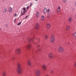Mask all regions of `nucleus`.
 I'll return each instance as SVG.
<instances>
[{"mask_svg":"<svg viewBox=\"0 0 76 76\" xmlns=\"http://www.w3.org/2000/svg\"><path fill=\"white\" fill-rule=\"evenodd\" d=\"M18 69L17 70V72L19 74L22 73V69L20 67V65L19 64H18Z\"/></svg>","mask_w":76,"mask_h":76,"instance_id":"nucleus-1","label":"nucleus"},{"mask_svg":"<svg viewBox=\"0 0 76 76\" xmlns=\"http://www.w3.org/2000/svg\"><path fill=\"white\" fill-rule=\"evenodd\" d=\"M34 38L29 39H28L29 42H33V43L34 44H36V45H37V47H39V45L38 44V43H35L33 42V39H34Z\"/></svg>","mask_w":76,"mask_h":76,"instance_id":"nucleus-2","label":"nucleus"},{"mask_svg":"<svg viewBox=\"0 0 76 76\" xmlns=\"http://www.w3.org/2000/svg\"><path fill=\"white\" fill-rule=\"evenodd\" d=\"M50 40L52 42H54V41L55 40V37H54V35L53 34L51 35Z\"/></svg>","mask_w":76,"mask_h":76,"instance_id":"nucleus-3","label":"nucleus"},{"mask_svg":"<svg viewBox=\"0 0 76 76\" xmlns=\"http://www.w3.org/2000/svg\"><path fill=\"white\" fill-rule=\"evenodd\" d=\"M25 47L28 50H30V48L31 47V44H28V45L26 46Z\"/></svg>","mask_w":76,"mask_h":76,"instance_id":"nucleus-4","label":"nucleus"},{"mask_svg":"<svg viewBox=\"0 0 76 76\" xmlns=\"http://www.w3.org/2000/svg\"><path fill=\"white\" fill-rule=\"evenodd\" d=\"M16 52L18 54H20L21 53L20 50L19 49H17V50H16Z\"/></svg>","mask_w":76,"mask_h":76,"instance_id":"nucleus-5","label":"nucleus"},{"mask_svg":"<svg viewBox=\"0 0 76 76\" xmlns=\"http://www.w3.org/2000/svg\"><path fill=\"white\" fill-rule=\"evenodd\" d=\"M35 73L37 75L39 76V75L40 74V72H39V71L37 70V72H36Z\"/></svg>","mask_w":76,"mask_h":76,"instance_id":"nucleus-6","label":"nucleus"},{"mask_svg":"<svg viewBox=\"0 0 76 76\" xmlns=\"http://www.w3.org/2000/svg\"><path fill=\"white\" fill-rule=\"evenodd\" d=\"M63 50H64V49H63V48L62 47H60L59 49V51L60 52H62Z\"/></svg>","mask_w":76,"mask_h":76,"instance_id":"nucleus-7","label":"nucleus"},{"mask_svg":"<svg viewBox=\"0 0 76 76\" xmlns=\"http://www.w3.org/2000/svg\"><path fill=\"white\" fill-rule=\"evenodd\" d=\"M12 12V7H10V8L9 9V12H10V13H11Z\"/></svg>","mask_w":76,"mask_h":76,"instance_id":"nucleus-8","label":"nucleus"},{"mask_svg":"<svg viewBox=\"0 0 76 76\" xmlns=\"http://www.w3.org/2000/svg\"><path fill=\"white\" fill-rule=\"evenodd\" d=\"M39 28V25H38V23H37L36 25V28L38 29Z\"/></svg>","mask_w":76,"mask_h":76,"instance_id":"nucleus-9","label":"nucleus"},{"mask_svg":"<svg viewBox=\"0 0 76 76\" xmlns=\"http://www.w3.org/2000/svg\"><path fill=\"white\" fill-rule=\"evenodd\" d=\"M50 26H51L50 24L49 23L47 25V28L48 29H49V28H50Z\"/></svg>","mask_w":76,"mask_h":76,"instance_id":"nucleus-10","label":"nucleus"},{"mask_svg":"<svg viewBox=\"0 0 76 76\" xmlns=\"http://www.w3.org/2000/svg\"><path fill=\"white\" fill-rule=\"evenodd\" d=\"M43 11L44 13H46V12H47V8H45L44 9V10Z\"/></svg>","mask_w":76,"mask_h":76,"instance_id":"nucleus-11","label":"nucleus"},{"mask_svg":"<svg viewBox=\"0 0 76 76\" xmlns=\"http://www.w3.org/2000/svg\"><path fill=\"white\" fill-rule=\"evenodd\" d=\"M42 67L44 69V70H46V66H45V65H43V66H42Z\"/></svg>","mask_w":76,"mask_h":76,"instance_id":"nucleus-12","label":"nucleus"},{"mask_svg":"<svg viewBox=\"0 0 76 76\" xmlns=\"http://www.w3.org/2000/svg\"><path fill=\"white\" fill-rule=\"evenodd\" d=\"M7 12V9L6 8H5L3 11L4 13H5V12Z\"/></svg>","mask_w":76,"mask_h":76,"instance_id":"nucleus-13","label":"nucleus"},{"mask_svg":"<svg viewBox=\"0 0 76 76\" xmlns=\"http://www.w3.org/2000/svg\"><path fill=\"white\" fill-rule=\"evenodd\" d=\"M49 56L50 58H53V55H52V54H51V53H50L49 55Z\"/></svg>","mask_w":76,"mask_h":76,"instance_id":"nucleus-14","label":"nucleus"},{"mask_svg":"<svg viewBox=\"0 0 76 76\" xmlns=\"http://www.w3.org/2000/svg\"><path fill=\"white\" fill-rule=\"evenodd\" d=\"M69 28L70 27H69V26H67L66 27V30H67V31L69 29Z\"/></svg>","mask_w":76,"mask_h":76,"instance_id":"nucleus-15","label":"nucleus"},{"mask_svg":"<svg viewBox=\"0 0 76 76\" xmlns=\"http://www.w3.org/2000/svg\"><path fill=\"white\" fill-rule=\"evenodd\" d=\"M28 63L29 66H31V62H30V61H28Z\"/></svg>","mask_w":76,"mask_h":76,"instance_id":"nucleus-16","label":"nucleus"},{"mask_svg":"<svg viewBox=\"0 0 76 76\" xmlns=\"http://www.w3.org/2000/svg\"><path fill=\"white\" fill-rule=\"evenodd\" d=\"M17 25L19 26V25H21V22H19L18 24H17Z\"/></svg>","mask_w":76,"mask_h":76,"instance_id":"nucleus-17","label":"nucleus"},{"mask_svg":"<svg viewBox=\"0 0 76 76\" xmlns=\"http://www.w3.org/2000/svg\"><path fill=\"white\" fill-rule=\"evenodd\" d=\"M23 12H25V10H26V8H23Z\"/></svg>","mask_w":76,"mask_h":76,"instance_id":"nucleus-18","label":"nucleus"},{"mask_svg":"<svg viewBox=\"0 0 76 76\" xmlns=\"http://www.w3.org/2000/svg\"><path fill=\"white\" fill-rule=\"evenodd\" d=\"M44 16H42V17H41V19H42V20H44Z\"/></svg>","mask_w":76,"mask_h":76,"instance_id":"nucleus-19","label":"nucleus"},{"mask_svg":"<svg viewBox=\"0 0 76 76\" xmlns=\"http://www.w3.org/2000/svg\"><path fill=\"white\" fill-rule=\"evenodd\" d=\"M3 76H5V72H4L3 74Z\"/></svg>","mask_w":76,"mask_h":76,"instance_id":"nucleus-20","label":"nucleus"},{"mask_svg":"<svg viewBox=\"0 0 76 76\" xmlns=\"http://www.w3.org/2000/svg\"><path fill=\"white\" fill-rule=\"evenodd\" d=\"M14 16H15V17H16V16L17 14H16V13H15V14H14Z\"/></svg>","mask_w":76,"mask_h":76,"instance_id":"nucleus-21","label":"nucleus"},{"mask_svg":"<svg viewBox=\"0 0 76 76\" xmlns=\"http://www.w3.org/2000/svg\"><path fill=\"white\" fill-rule=\"evenodd\" d=\"M36 39H37V40L38 41V42H39V38H37Z\"/></svg>","mask_w":76,"mask_h":76,"instance_id":"nucleus-22","label":"nucleus"},{"mask_svg":"<svg viewBox=\"0 0 76 76\" xmlns=\"http://www.w3.org/2000/svg\"><path fill=\"white\" fill-rule=\"evenodd\" d=\"M29 16V15H28L26 16V18H24V19H26L27 18H28V16Z\"/></svg>","mask_w":76,"mask_h":76,"instance_id":"nucleus-23","label":"nucleus"},{"mask_svg":"<svg viewBox=\"0 0 76 76\" xmlns=\"http://www.w3.org/2000/svg\"><path fill=\"white\" fill-rule=\"evenodd\" d=\"M25 12H24L23 14H22L21 15V16H23V15H25Z\"/></svg>","mask_w":76,"mask_h":76,"instance_id":"nucleus-24","label":"nucleus"},{"mask_svg":"<svg viewBox=\"0 0 76 76\" xmlns=\"http://www.w3.org/2000/svg\"><path fill=\"white\" fill-rule=\"evenodd\" d=\"M14 21V23H16V19H15Z\"/></svg>","mask_w":76,"mask_h":76,"instance_id":"nucleus-25","label":"nucleus"},{"mask_svg":"<svg viewBox=\"0 0 76 76\" xmlns=\"http://www.w3.org/2000/svg\"><path fill=\"white\" fill-rule=\"evenodd\" d=\"M47 12H50V9H48L47 11Z\"/></svg>","mask_w":76,"mask_h":76,"instance_id":"nucleus-26","label":"nucleus"},{"mask_svg":"<svg viewBox=\"0 0 76 76\" xmlns=\"http://www.w3.org/2000/svg\"><path fill=\"white\" fill-rule=\"evenodd\" d=\"M39 12H37V15H39Z\"/></svg>","mask_w":76,"mask_h":76,"instance_id":"nucleus-27","label":"nucleus"},{"mask_svg":"<svg viewBox=\"0 0 76 76\" xmlns=\"http://www.w3.org/2000/svg\"><path fill=\"white\" fill-rule=\"evenodd\" d=\"M71 20H72L71 19V18H69V22H70V21H71Z\"/></svg>","mask_w":76,"mask_h":76,"instance_id":"nucleus-28","label":"nucleus"},{"mask_svg":"<svg viewBox=\"0 0 76 76\" xmlns=\"http://www.w3.org/2000/svg\"><path fill=\"white\" fill-rule=\"evenodd\" d=\"M60 8H61L60 6H59L58 9L60 10Z\"/></svg>","mask_w":76,"mask_h":76,"instance_id":"nucleus-29","label":"nucleus"},{"mask_svg":"<svg viewBox=\"0 0 76 76\" xmlns=\"http://www.w3.org/2000/svg\"><path fill=\"white\" fill-rule=\"evenodd\" d=\"M29 7V6H28L27 7V10H28V9Z\"/></svg>","mask_w":76,"mask_h":76,"instance_id":"nucleus-30","label":"nucleus"},{"mask_svg":"<svg viewBox=\"0 0 76 76\" xmlns=\"http://www.w3.org/2000/svg\"><path fill=\"white\" fill-rule=\"evenodd\" d=\"M74 35L75 36V37L76 38V33H75V34H74Z\"/></svg>","mask_w":76,"mask_h":76,"instance_id":"nucleus-31","label":"nucleus"},{"mask_svg":"<svg viewBox=\"0 0 76 76\" xmlns=\"http://www.w3.org/2000/svg\"><path fill=\"white\" fill-rule=\"evenodd\" d=\"M32 4H33L32 3L30 5V6H32Z\"/></svg>","mask_w":76,"mask_h":76,"instance_id":"nucleus-32","label":"nucleus"},{"mask_svg":"<svg viewBox=\"0 0 76 76\" xmlns=\"http://www.w3.org/2000/svg\"><path fill=\"white\" fill-rule=\"evenodd\" d=\"M47 36H45V39H47Z\"/></svg>","mask_w":76,"mask_h":76,"instance_id":"nucleus-33","label":"nucleus"},{"mask_svg":"<svg viewBox=\"0 0 76 76\" xmlns=\"http://www.w3.org/2000/svg\"><path fill=\"white\" fill-rule=\"evenodd\" d=\"M14 58H15V57H12V60H14Z\"/></svg>","mask_w":76,"mask_h":76,"instance_id":"nucleus-34","label":"nucleus"},{"mask_svg":"<svg viewBox=\"0 0 76 76\" xmlns=\"http://www.w3.org/2000/svg\"><path fill=\"white\" fill-rule=\"evenodd\" d=\"M6 27H7V24H6Z\"/></svg>","mask_w":76,"mask_h":76,"instance_id":"nucleus-35","label":"nucleus"},{"mask_svg":"<svg viewBox=\"0 0 76 76\" xmlns=\"http://www.w3.org/2000/svg\"><path fill=\"white\" fill-rule=\"evenodd\" d=\"M27 12V10H26L25 12V13H26V12Z\"/></svg>","mask_w":76,"mask_h":76,"instance_id":"nucleus-36","label":"nucleus"},{"mask_svg":"<svg viewBox=\"0 0 76 76\" xmlns=\"http://www.w3.org/2000/svg\"><path fill=\"white\" fill-rule=\"evenodd\" d=\"M51 73H53V71L51 72Z\"/></svg>","mask_w":76,"mask_h":76,"instance_id":"nucleus-37","label":"nucleus"},{"mask_svg":"<svg viewBox=\"0 0 76 76\" xmlns=\"http://www.w3.org/2000/svg\"><path fill=\"white\" fill-rule=\"evenodd\" d=\"M22 13V10L21 11V13Z\"/></svg>","mask_w":76,"mask_h":76,"instance_id":"nucleus-38","label":"nucleus"},{"mask_svg":"<svg viewBox=\"0 0 76 76\" xmlns=\"http://www.w3.org/2000/svg\"><path fill=\"white\" fill-rule=\"evenodd\" d=\"M36 16L37 18H38V15H37Z\"/></svg>","mask_w":76,"mask_h":76,"instance_id":"nucleus-39","label":"nucleus"},{"mask_svg":"<svg viewBox=\"0 0 76 76\" xmlns=\"http://www.w3.org/2000/svg\"><path fill=\"white\" fill-rule=\"evenodd\" d=\"M40 50H41V49H39V51H40Z\"/></svg>","mask_w":76,"mask_h":76,"instance_id":"nucleus-40","label":"nucleus"},{"mask_svg":"<svg viewBox=\"0 0 76 76\" xmlns=\"http://www.w3.org/2000/svg\"><path fill=\"white\" fill-rule=\"evenodd\" d=\"M67 0H65V1H66Z\"/></svg>","mask_w":76,"mask_h":76,"instance_id":"nucleus-41","label":"nucleus"},{"mask_svg":"<svg viewBox=\"0 0 76 76\" xmlns=\"http://www.w3.org/2000/svg\"><path fill=\"white\" fill-rule=\"evenodd\" d=\"M68 44H70V43L69 42L68 43Z\"/></svg>","mask_w":76,"mask_h":76,"instance_id":"nucleus-42","label":"nucleus"},{"mask_svg":"<svg viewBox=\"0 0 76 76\" xmlns=\"http://www.w3.org/2000/svg\"><path fill=\"white\" fill-rule=\"evenodd\" d=\"M38 1V0H35V1Z\"/></svg>","mask_w":76,"mask_h":76,"instance_id":"nucleus-43","label":"nucleus"},{"mask_svg":"<svg viewBox=\"0 0 76 76\" xmlns=\"http://www.w3.org/2000/svg\"><path fill=\"white\" fill-rule=\"evenodd\" d=\"M57 12H58V11Z\"/></svg>","mask_w":76,"mask_h":76,"instance_id":"nucleus-44","label":"nucleus"},{"mask_svg":"<svg viewBox=\"0 0 76 76\" xmlns=\"http://www.w3.org/2000/svg\"><path fill=\"white\" fill-rule=\"evenodd\" d=\"M1 29V28H0V29Z\"/></svg>","mask_w":76,"mask_h":76,"instance_id":"nucleus-45","label":"nucleus"},{"mask_svg":"<svg viewBox=\"0 0 76 76\" xmlns=\"http://www.w3.org/2000/svg\"><path fill=\"white\" fill-rule=\"evenodd\" d=\"M72 35H74V34H72Z\"/></svg>","mask_w":76,"mask_h":76,"instance_id":"nucleus-46","label":"nucleus"},{"mask_svg":"<svg viewBox=\"0 0 76 76\" xmlns=\"http://www.w3.org/2000/svg\"><path fill=\"white\" fill-rule=\"evenodd\" d=\"M37 51H36V52H37Z\"/></svg>","mask_w":76,"mask_h":76,"instance_id":"nucleus-47","label":"nucleus"}]
</instances>
